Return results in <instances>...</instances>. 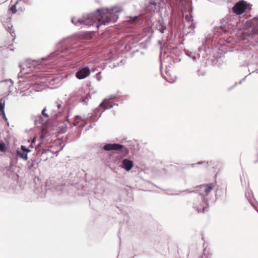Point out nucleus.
Returning a JSON list of instances; mask_svg holds the SVG:
<instances>
[{
    "label": "nucleus",
    "instance_id": "f257e3e1",
    "mask_svg": "<svg viewBox=\"0 0 258 258\" xmlns=\"http://www.w3.org/2000/svg\"><path fill=\"white\" fill-rule=\"evenodd\" d=\"M120 7H114L110 9H98L93 13L84 16L83 19L72 18L71 21L76 26L84 25L95 26L97 29L101 25H105L109 23H114L118 18V13L122 12Z\"/></svg>",
    "mask_w": 258,
    "mask_h": 258
},
{
    "label": "nucleus",
    "instance_id": "f03ea898",
    "mask_svg": "<svg viewBox=\"0 0 258 258\" xmlns=\"http://www.w3.org/2000/svg\"><path fill=\"white\" fill-rule=\"evenodd\" d=\"M77 51L76 46L72 44V40L70 39H64L60 41L57 44L56 50L51 53L46 57H42L38 60H33V62L38 63V68L40 69V66L44 60H51L55 64L64 59H69L71 56L75 53Z\"/></svg>",
    "mask_w": 258,
    "mask_h": 258
},
{
    "label": "nucleus",
    "instance_id": "7ed1b4c3",
    "mask_svg": "<svg viewBox=\"0 0 258 258\" xmlns=\"http://www.w3.org/2000/svg\"><path fill=\"white\" fill-rule=\"evenodd\" d=\"M186 191L190 194L187 205L199 214L205 213L209 206V200L206 196L202 195L198 190L189 191L187 189Z\"/></svg>",
    "mask_w": 258,
    "mask_h": 258
},
{
    "label": "nucleus",
    "instance_id": "20e7f679",
    "mask_svg": "<svg viewBox=\"0 0 258 258\" xmlns=\"http://www.w3.org/2000/svg\"><path fill=\"white\" fill-rule=\"evenodd\" d=\"M121 97V95H120V93L119 92H118L117 93L108 96L99 104V107H102L103 108L102 112H104L107 109L111 108L113 106H118V104L113 103V101L116 102L120 101Z\"/></svg>",
    "mask_w": 258,
    "mask_h": 258
},
{
    "label": "nucleus",
    "instance_id": "39448f33",
    "mask_svg": "<svg viewBox=\"0 0 258 258\" xmlns=\"http://www.w3.org/2000/svg\"><path fill=\"white\" fill-rule=\"evenodd\" d=\"M252 5L244 0L237 2L232 8V12L237 15H240L243 13H247L251 11Z\"/></svg>",
    "mask_w": 258,
    "mask_h": 258
},
{
    "label": "nucleus",
    "instance_id": "423d86ee",
    "mask_svg": "<svg viewBox=\"0 0 258 258\" xmlns=\"http://www.w3.org/2000/svg\"><path fill=\"white\" fill-rule=\"evenodd\" d=\"M234 16L230 14L226 15L225 17L220 20V25L216 27L215 29L216 28L220 29L223 32L226 33L234 26V24H232V18Z\"/></svg>",
    "mask_w": 258,
    "mask_h": 258
},
{
    "label": "nucleus",
    "instance_id": "0eeeda50",
    "mask_svg": "<svg viewBox=\"0 0 258 258\" xmlns=\"http://www.w3.org/2000/svg\"><path fill=\"white\" fill-rule=\"evenodd\" d=\"M36 154L30 158V159L27 163V166L29 170L36 169L38 167V164L40 163L41 159L39 158L38 154L41 150L37 146L35 147Z\"/></svg>",
    "mask_w": 258,
    "mask_h": 258
},
{
    "label": "nucleus",
    "instance_id": "6e6552de",
    "mask_svg": "<svg viewBox=\"0 0 258 258\" xmlns=\"http://www.w3.org/2000/svg\"><path fill=\"white\" fill-rule=\"evenodd\" d=\"M103 149L106 151L112 150L121 151V153L125 155L129 153V150L126 148H124L122 145L116 143H107L103 147Z\"/></svg>",
    "mask_w": 258,
    "mask_h": 258
},
{
    "label": "nucleus",
    "instance_id": "1a4fd4ad",
    "mask_svg": "<svg viewBox=\"0 0 258 258\" xmlns=\"http://www.w3.org/2000/svg\"><path fill=\"white\" fill-rule=\"evenodd\" d=\"M246 28H251V35L258 34V16L255 17L249 21H247L244 24Z\"/></svg>",
    "mask_w": 258,
    "mask_h": 258
},
{
    "label": "nucleus",
    "instance_id": "9d476101",
    "mask_svg": "<svg viewBox=\"0 0 258 258\" xmlns=\"http://www.w3.org/2000/svg\"><path fill=\"white\" fill-rule=\"evenodd\" d=\"M11 19V18L8 14L3 15L0 17V20L3 26L7 29L8 31L11 34L12 36L13 37L12 26L11 23H10Z\"/></svg>",
    "mask_w": 258,
    "mask_h": 258
},
{
    "label": "nucleus",
    "instance_id": "9b49d317",
    "mask_svg": "<svg viewBox=\"0 0 258 258\" xmlns=\"http://www.w3.org/2000/svg\"><path fill=\"white\" fill-rule=\"evenodd\" d=\"M91 70L88 66L80 68L76 73V77L79 80L84 79L90 74Z\"/></svg>",
    "mask_w": 258,
    "mask_h": 258
},
{
    "label": "nucleus",
    "instance_id": "f8f14e48",
    "mask_svg": "<svg viewBox=\"0 0 258 258\" xmlns=\"http://www.w3.org/2000/svg\"><path fill=\"white\" fill-rule=\"evenodd\" d=\"M160 1V0H149L147 6V10L153 12L159 10Z\"/></svg>",
    "mask_w": 258,
    "mask_h": 258
},
{
    "label": "nucleus",
    "instance_id": "ddd939ff",
    "mask_svg": "<svg viewBox=\"0 0 258 258\" xmlns=\"http://www.w3.org/2000/svg\"><path fill=\"white\" fill-rule=\"evenodd\" d=\"M30 152V149H28L24 145H21L20 150H17L16 152L17 156L25 161L28 159V154Z\"/></svg>",
    "mask_w": 258,
    "mask_h": 258
},
{
    "label": "nucleus",
    "instance_id": "4468645a",
    "mask_svg": "<svg viewBox=\"0 0 258 258\" xmlns=\"http://www.w3.org/2000/svg\"><path fill=\"white\" fill-rule=\"evenodd\" d=\"M100 109H102V110H103V108L99 107V106L94 109L93 112L88 114V118L93 120H97L103 112L102 111L100 112Z\"/></svg>",
    "mask_w": 258,
    "mask_h": 258
},
{
    "label": "nucleus",
    "instance_id": "2eb2a0df",
    "mask_svg": "<svg viewBox=\"0 0 258 258\" xmlns=\"http://www.w3.org/2000/svg\"><path fill=\"white\" fill-rule=\"evenodd\" d=\"M66 119L64 121L60 122L57 125V130L59 133L63 134L67 132V124L70 123L69 116H65Z\"/></svg>",
    "mask_w": 258,
    "mask_h": 258
},
{
    "label": "nucleus",
    "instance_id": "dca6fc26",
    "mask_svg": "<svg viewBox=\"0 0 258 258\" xmlns=\"http://www.w3.org/2000/svg\"><path fill=\"white\" fill-rule=\"evenodd\" d=\"M121 167L126 171H128L132 169L134 166L133 161L131 160L125 158L122 161Z\"/></svg>",
    "mask_w": 258,
    "mask_h": 258
},
{
    "label": "nucleus",
    "instance_id": "f3484780",
    "mask_svg": "<svg viewBox=\"0 0 258 258\" xmlns=\"http://www.w3.org/2000/svg\"><path fill=\"white\" fill-rule=\"evenodd\" d=\"M205 43H206V41L203 43V46L199 48V57L208 60L210 58V56L207 52V50L206 49Z\"/></svg>",
    "mask_w": 258,
    "mask_h": 258
},
{
    "label": "nucleus",
    "instance_id": "a211bd4d",
    "mask_svg": "<svg viewBox=\"0 0 258 258\" xmlns=\"http://www.w3.org/2000/svg\"><path fill=\"white\" fill-rule=\"evenodd\" d=\"M202 165L203 166V167L205 169L208 168L209 166L208 161H199L196 163L187 164L186 165V167L187 168H197L199 166V165Z\"/></svg>",
    "mask_w": 258,
    "mask_h": 258
},
{
    "label": "nucleus",
    "instance_id": "6ab92c4d",
    "mask_svg": "<svg viewBox=\"0 0 258 258\" xmlns=\"http://www.w3.org/2000/svg\"><path fill=\"white\" fill-rule=\"evenodd\" d=\"M47 121V120L46 119H44L43 116L40 114H39L37 116L35 117L34 124L35 125L44 124Z\"/></svg>",
    "mask_w": 258,
    "mask_h": 258
},
{
    "label": "nucleus",
    "instance_id": "aec40b11",
    "mask_svg": "<svg viewBox=\"0 0 258 258\" xmlns=\"http://www.w3.org/2000/svg\"><path fill=\"white\" fill-rule=\"evenodd\" d=\"M200 186L201 188H204V191L206 193V196H207L213 189L214 184L213 183L204 184L200 185Z\"/></svg>",
    "mask_w": 258,
    "mask_h": 258
},
{
    "label": "nucleus",
    "instance_id": "412c9836",
    "mask_svg": "<svg viewBox=\"0 0 258 258\" xmlns=\"http://www.w3.org/2000/svg\"><path fill=\"white\" fill-rule=\"evenodd\" d=\"M157 29L161 33H164L165 31L166 30V25L163 21L159 22V25L157 26Z\"/></svg>",
    "mask_w": 258,
    "mask_h": 258
},
{
    "label": "nucleus",
    "instance_id": "4be33fe9",
    "mask_svg": "<svg viewBox=\"0 0 258 258\" xmlns=\"http://www.w3.org/2000/svg\"><path fill=\"white\" fill-rule=\"evenodd\" d=\"M61 105L62 102L60 100L56 101L54 104V108L56 107L57 109L58 110H56L54 109V111L57 112L59 114H60L62 111V107Z\"/></svg>",
    "mask_w": 258,
    "mask_h": 258
},
{
    "label": "nucleus",
    "instance_id": "5701e85b",
    "mask_svg": "<svg viewBox=\"0 0 258 258\" xmlns=\"http://www.w3.org/2000/svg\"><path fill=\"white\" fill-rule=\"evenodd\" d=\"M192 11H193V8L191 6L189 8V15H186L185 16V19L186 21L188 23H189L190 22H192L194 21V20L192 18Z\"/></svg>",
    "mask_w": 258,
    "mask_h": 258
},
{
    "label": "nucleus",
    "instance_id": "b1692460",
    "mask_svg": "<svg viewBox=\"0 0 258 258\" xmlns=\"http://www.w3.org/2000/svg\"><path fill=\"white\" fill-rule=\"evenodd\" d=\"M185 54L188 56L189 57L191 58L193 60H196L197 59L196 57V53L194 52V51H191L189 50H184Z\"/></svg>",
    "mask_w": 258,
    "mask_h": 258
},
{
    "label": "nucleus",
    "instance_id": "393cba45",
    "mask_svg": "<svg viewBox=\"0 0 258 258\" xmlns=\"http://www.w3.org/2000/svg\"><path fill=\"white\" fill-rule=\"evenodd\" d=\"M91 99V95L89 93L87 94L85 97H83L80 99V101L83 103V104L87 105L89 100Z\"/></svg>",
    "mask_w": 258,
    "mask_h": 258
},
{
    "label": "nucleus",
    "instance_id": "a878e982",
    "mask_svg": "<svg viewBox=\"0 0 258 258\" xmlns=\"http://www.w3.org/2000/svg\"><path fill=\"white\" fill-rule=\"evenodd\" d=\"M47 80L48 81L49 83L51 85H53L55 84H57L59 81L58 78H55L54 77H50Z\"/></svg>",
    "mask_w": 258,
    "mask_h": 258
},
{
    "label": "nucleus",
    "instance_id": "bb28decb",
    "mask_svg": "<svg viewBox=\"0 0 258 258\" xmlns=\"http://www.w3.org/2000/svg\"><path fill=\"white\" fill-rule=\"evenodd\" d=\"M19 3V1H17L10 8L9 10L12 14H15L17 12V5Z\"/></svg>",
    "mask_w": 258,
    "mask_h": 258
},
{
    "label": "nucleus",
    "instance_id": "cd10ccee",
    "mask_svg": "<svg viewBox=\"0 0 258 258\" xmlns=\"http://www.w3.org/2000/svg\"><path fill=\"white\" fill-rule=\"evenodd\" d=\"M139 20V17L136 16H133V17H130L128 21L130 23L135 24Z\"/></svg>",
    "mask_w": 258,
    "mask_h": 258
},
{
    "label": "nucleus",
    "instance_id": "c85d7f7f",
    "mask_svg": "<svg viewBox=\"0 0 258 258\" xmlns=\"http://www.w3.org/2000/svg\"><path fill=\"white\" fill-rule=\"evenodd\" d=\"M5 100L3 98H0V112L5 111Z\"/></svg>",
    "mask_w": 258,
    "mask_h": 258
},
{
    "label": "nucleus",
    "instance_id": "c756f323",
    "mask_svg": "<svg viewBox=\"0 0 258 258\" xmlns=\"http://www.w3.org/2000/svg\"><path fill=\"white\" fill-rule=\"evenodd\" d=\"M245 196L247 198V199L248 200V202H249V203L250 204V205L254 207L255 208V205H254V200H253L252 198H250V194L248 192V194L246 193L245 194Z\"/></svg>",
    "mask_w": 258,
    "mask_h": 258
},
{
    "label": "nucleus",
    "instance_id": "7c9ffc66",
    "mask_svg": "<svg viewBox=\"0 0 258 258\" xmlns=\"http://www.w3.org/2000/svg\"><path fill=\"white\" fill-rule=\"evenodd\" d=\"M7 148L4 142L3 141L0 142V151L2 152L6 151Z\"/></svg>",
    "mask_w": 258,
    "mask_h": 258
},
{
    "label": "nucleus",
    "instance_id": "2f4dec72",
    "mask_svg": "<svg viewBox=\"0 0 258 258\" xmlns=\"http://www.w3.org/2000/svg\"><path fill=\"white\" fill-rule=\"evenodd\" d=\"M75 118V122H74L73 124L74 126H77L78 125V123L82 120V117L79 115H76L74 117Z\"/></svg>",
    "mask_w": 258,
    "mask_h": 258
},
{
    "label": "nucleus",
    "instance_id": "473e14b6",
    "mask_svg": "<svg viewBox=\"0 0 258 258\" xmlns=\"http://www.w3.org/2000/svg\"><path fill=\"white\" fill-rule=\"evenodd\" d=\"M46 108H44L42 110V112H41V115L44 117L47 121L48 120V118H49V115L48 114H47L45 111H46Z\"/></svg>",
    "mask_w": 258,
    "mask_h": 258
},
{
    "label": "nucleus",
    "instance_id": "72a5a7b5",
    "mask_svg": "<svg viewBox=\"0 0 258 258\" xmlns=\"http://www.w3.org/2000/svg\"><path fill=\"white\" fill-rule=\"evenodd\" d=\"M0 115L2 116V118L5 120L8 126H9V123L8 121V119L6 117L5 111L0 112Z\"/></svg>",
    "mask_w": 258,
    "mask_h": 258
},
{
    "label": "nucleus",
    "instance_id": "f704fd0d",
    "mask_svg": "<svg viewBox=\"0 0 258 258\" xmlns=\"http://www.w3.org/2000/svg\"><path fill=\"white\" fill-rule=\"evenodd\" d=\"M205 252L206 250L204 249L203 254L199 258H212V256L211 254H206Z\"/></svg>",
    "mask_w": 258,
    "mask_h": 258
},
{
    "label": "nucleus",
    "instance_id": "c9c22d12",
    "mask_svg": "<svg viewBox=\"0 0 258 258\" xmlns=\"http://www.w3.org/2000/svg\"><path fill=\"white\" fill-rule=\"evenodd\" d=\"M244 79H245V78H243V79H242L241 80L239 81L238 83H237V82H235V84H234V85L233 86H232V87H231L229 88L228 89V90L229 91H230V90H231L232 89L234 88L236 86H237V84H241V83H242V81H243V80H244Z\"/></svg>",
    "mask_w": 258,
    "mask_h": 258
},
{
    "label": "nucleus",
    "instance_id": "e433bc0d",
    "mask_svg": "<svg viewBox=\"0 0 258 258\" xmlns=\"http://www.w3.org/2000/svg\"><path fill=\"white\" fill-rule=\"evenodd\" d=\"M5 82L7 83L10 88L13 86L14 82L11 79L5 80Z\"/></svg>",
    "mask_w": 258,
    "mask_h": 258
},
{
    "label": "nucleus",
    "instance_id": "4c0bfd02",
    "mask_svg": "<svg viewBox=\"0 0 258 258\" xmlns=\"http://www.w3.org/2000/svg\"><path fill=\"white\" fill-rule=\"evenodd\" d=\"M96 79L98 81H100L102 79L101 72H99L96 74Z\"/></svg>",
    "mask_w": 258,
    "mask_h": 258
},
{
    "label": "nucleus",
    "instance_id": "58836bf2",
    "mask_svg": "<svg viewBox=\"0 0 258 258\" xmlns=\"http://www.w3.org/2000/svg\"><path fill=\"white\" fill-rule=\"evenodd\" d=\"M188 27L189 29H194L196 27V24L192 22Z\"/></svg>",
    "mask_w": 258,
    "mask_h": 258
},
{
    "label": "nucleus",
    "instance_id": "ea45409f",
    "mask_svg": "<svg viewBox=\"0 0 258 258\" xmlns=\"http://www.w3.org/2000/svg\"><path fill=\"white\" fill-rule=\"evenodd\" d=\"M197 75L198 76H203V75L202 72L201 70H198L197 71Z\"/></svg>",
    "mask_w": 258,
    "mask_h": 258
},
{
    "label": "nucleus",
    "instance_id": "a19ab883",
    "mask_svg": "<svg viewBox=\"0 0 258 258\" xmlns=\"http://www.w3.org/2000/svg\"><path fill=\"white\" fill-rule=\"evenodd\" d=\"M47 153V151L45 149H43L42 151V154H45Z\"/></svg>",
    "mask_w": 258,
    "mask_h": 258
},
{
    "label": "nucleus",
    "instance_id": "79ce46f5",
    "mask_svg": "<svg viewBox=\"0 0 258 258\" xmlns=\"http://www.w3.org/2000/svg\"><path fill=\"white\" fill-rule=\"evenodd\" d=\"M23 1L25 4H28L29 3V0H23Z\"/></svg>",
    "mask_w": 258,
    "mask_h": 258
},
{
    "label": "nucleus",
    "instance_id": "37998d69",
    "mask_svg": "<svg viewBox=\"0 0 258 258\" xmlns=\"http://www.w3.org/2000/svg\"><path fill=\"white\" fill-rule=\"evenodd\" d=\"M86 124H87V122H85L83 124L81 125V127H84L86 125Z\"/></svg>",
    "mask_w": 258,
    "mask_h": 258
},
{
    "label": "nucleus",
    "instance_id": "c03bdc74",
    "mask_svg": "<svg viewBox=\"0 0 258 258\" xmlns=\"http://www.w3.org/2000/svg\"><path fill=\"white\" fill-rule=\"evenodd\" d=\"M32 143L31 144V145H30V146H29V148H28V149H30V148H33V146H32Z\"/></svg>",
    "mask_w": 258,
    "mask_h": 258
},
{
    "label": "nucleus",
    "instance_id": "a18cd8bd",
    "mask_svg": "<svg viewBox=\"0 0 258 258\" xmlns=\"http://www.w3.org/2000/svg\"><path fill=\"white\" fill-rule=\"evenodd\" d=\"M20 68H21V71H22V70H24V68H22V66H21V65H20Z\"/></svg>",
    "mask_w": 258,
    "mask_h": 258
},
{
    "label": "nucleus",
    "instance_id": "49530a36",
    "mask_svg": "<svg viewBox=\"0 0 258 258\" xmlns=\"http://www.w3.org/2000/svg\"><path fill=\"white\" fill-rule=\"evenodd\" d=\"M11 46V45H9L8 46V48H10V50H12L13 49L10 47Z\"/></svg>",
    "mask_w": 258,
    "mask_h": 258
},
{
    "label": "nucleus",
    "instance_id": "de8ad7c7",
    "mask_svg": "<svg viewBox=\"0 0 258 258\" xmlns=\"http://www.w3.org/2000/svg\"><path fill=\"white\" fill-rule=\"evenodd\" d=\"M95 70H96V69H95V68H94V69H92V72H95Z\"/></svg>",
    "mask_w": 258,
    "mask_h": 258
},
{
    "label": "nucleus",
    "instance_id": "09e8293b",
    "mask_svg": "<svg viewBox=\"0 0 258 258\" xmlns=\"http://www.w3.org/2000/svg\"><path fill=\"white\" fill-rule=\"evenodd\" d=\"M18 77L19 78H21L22 77V76L20 75V73L18 75Z\"/></svg>",
    "mask_w": 258,
    "mask_h": 258
},
{
    "label": "nucleus",
    "instance_id": "8fccbe9b",
    "mask_svg": "<svg viewBox=\"0 0 258 258\" xmlns=\"http://www.w3.org/2000/svg\"><path fill=\"white\" fill-rule=\"evenodd\" d=\"M58 115L57 114H56V118H57L58 117Z\"/></svg>",
    "mask_w": 258,
    "mask_h": 258
},
{
    "label": "nucleus",
    "instance_id": "3c124183",
    "mask_svg": "<svg viewBox=\"0 0 258 258\" xmlns=\"http://www.w3.org/2000/svg\"><path fill=\"white\" fill-rule=\"evenodd\" d=\"M25 73H26V74H28V72H26Z\"/></svg>",
    "mask_w": 258,
    "mask_h": 258
},
{
    "label": "nucleus",
    "instance_id": "603ef678",
    "mask_svg": "<svg viewBox=\"0 0 258 258\" xmlns=\"http://www.w3.org/2000/svg\"><path fill=\"white\" fill-rule=\"evenodd\" d=\"M25 94H22V96H25Z\"/></svg>",
    "mask_w": 258,
    "mask_h": 258
},
{
    "label": "nucleus",
    "instance_id": "864d4df0",
    "mask_svg": "<svg viewBox=\"0 0 258 258\" xmlns=\"http://www.w3.org/2000/svg\"><path fill=\"white\" fill-rule=\"evenodd\" d=\"M256 211L258 212V210H256Z\"/></svg>",
    "mask_w": 258,
    "mask_h": 258
}]
</instances>
